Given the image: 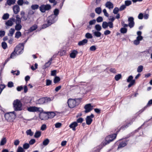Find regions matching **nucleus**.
I'll use <instances>...</instances> for the list:
<instances>
[{
	"label": "nucleus",
	"instance_id": "1",
	"mask_svg": "<svg viewBox=\"0 0 152 152\" xmlns=\"http://www.w3.org/2000/svg\"><path fill=\"white\" fill-rule=\"evenodd\" d=\"M13 108L15 111H20L23 110L22 104L18 99L15 100L13 103Z\"/></svg>",
	"mask_w": 152,
	"mask_h": 152
},
{
	"label": "nucleus",
	"instance_id": "2",
	"mask_svg": "<svg viewBox=\"0 0 152 152\" xmlns=\"http://www.w3.org/2000/svg\"><path fill=\"white\" fill-rule=\"evenodd\" d=\"M81 99H69L68 100V104L69 107L72 108L74 107L76 105H78L79 104Z\"/></svg>",
	"mask_w": 152,
	"mask_h": 152
},
{
	"label": "nucleus",
	"instance_id": "3",
	"mask_svg": "<svg viewBox=\"0 0 152 152\" xmlns=\"http://www.w3.org/2000/svg\"><path fill=\"white\" fill-rule=\"evenodd\" d=\"M51 8V6L48 4H42L39 7V10L42 13L45 12L46 11L50 10Z\"/></svg>",
	"mask_w": 152,
	"mask_h": 152
},
{
	"label": "nucleus",
	"instance_id": "4",
	"mask_svg": "<svg viewBox=\"0 0 152 152\" xmlns=\"http://www.w3.org/2000/svg\"><path fill=\"white\" fill-rule=\"evenodd\" d=\"M117 133L113 134L105 138L106 144L109 143L110 142L113 140L116 137Z\"/></svg>",
	"mask_w": 152,
	"mask_h": 152
},
{
	"label": "nucleus",
	"instance_id": "5",
	"mask_svg": "<svg viewBox=\"0 0 152 152\" xmlns=\"http://www.w3.org/2000/svg\"><path fill=\"white\" fill-rule=\"evenodd\" d=\"M24 48L23 44H19L15 48V51H16L18 52V54H20L23 53Z\"/></svg>",
	"mask_w": 152,
	"mask_h": 152
},
{
	"label": "nucleus",
	"instance_id": "6",
	"mask_svg": "<svg viewBox=\"0 0 152 152\" xmlns=\"http://www.w3.org/2000/svg\"><path fill=\"white\" fill-rule=\"evenodd\" d=\"M4 117L7 121H11L15 118V116L12 115L10 113H7L5 114Z\"/></svg>",
	"mask_w": 152,
	"mask_h": 152
},
{
	"label": "nucleus",
	"instance_id": "7",
	"mask_svg": "<svg viewBox=\"0 0 152 152\" xmlns=\"http://www.w3.org/2000/svg\"><path fill=\"white\" fill-rule=\"evenodd\" d=\"M58 19V17L52 15L48 17L47 18V20L52 24L55 23L57 20Z\"/></svg>",
	"mask_w": 152,
	"mask_h": 152
},
{
	"label": "nucleus",
	"instance_id": "8",
	"mask_svg": "<svg viewBox=\"0 0 152 152\" xmlns=\"http://www.w3.org/2000/svg\"><path fill=\"white\" fill-rule=\"evenodd\" d=\"M133 77L132 75L129 76L127 79V82L128 83H130L128 85V87L129 88L133 85L135 83V80H133Z\"/></svg>",
	"mask_w": 152,
	"mask_h": 152
},
{
	"label": "nucleus",
	"instance_id": "9",
	"mask_svg": "<svg viewBox=\"0 0 152 152\" xmlns=\"http://www.w3.org/2000/svg\"><path fill=\"white\" fill-rule=\"evenodd\" d=\"M102 28L104 29L106 28L108 26L110 28H113V24L111 22H108V23L106 21H104L102 23Z\"/></svg>",
	"mask_w": 152,
	"mask_h": 152
},
{
	"label": "nucleus",
	"instance_id": "10",
	"mask_svg": "<svg viewBox=\"0 0 152 152\" xmlns=\"http://www.w3.org/2000/svg\"><path fill=\"white\" fill-rule=\"evenodd\" d=\"M93 106L90 103L86 104L84 107V108L85 110V113H87L90 112L93 109Z\"/></svg>",
	"mask_w": 152,
	"mask_h": 152
},
{
	"label": "nucleus",
	"instance_id": "11",
	"mask_svg": "<svg viewBox=\"0 0 152 152\" xmlns=\"http://www.w3.org/2000/svg\"><path fill=\"white\" fill-rule=\"evenodd\" d=\"M94 117V115L92 114L90 115L87 116L86 118V123L87 125H89L91 123L93 120L92 118Z\"/></svg>",
	"mask_w": 152,
	"mask_h": 152
},
{
	"label": "nucleus",
	"instance_id": "12",
	"mask_svg": "<svg viewBox=\"0 0 152 152\" xmlns=\"http://www.w3.org/2000/svg\"><path fill=\"white\" fill-rule=\"evenodd\" d=\"M128 21L129 22V26L130 28L133 27L134 25V18L132 17H129L128 19Z\"/></svg>",
	"mask_w": 152,
	"mask_h": 152
},
{
	"label": "nucleus",
	"instance_id": "13",
	"mask_svg": "<svg viewBox=\"0 0 152 152\" xmlns=\"http://www.w3.org/2000/svg\"><path fill=\"white\" fill-rule=\"evenodd\" d=\"M31 100L30 97L28 96H25L23 99H22V102L25 104L30 103Z\"/></svg>",
	"mask_w": 152,
	"mask_h": 152
},
{
	"label": "nucleus",
	"instance_id": "14",
	"mask_svg": "<svg viewBox=\"0 0 152 152\" xmlns=\"http://www.w3.org/2000/svg\"><path fill=\"white\" fill-rule=\"evenodd\" d=\"M151 104H152V99L148 101L146 105L139 111V113H142L148 107L150 106Z\"/></svg>",
	"mask_w": 152,
	"mask_h": 152
},
{
	"label": "nucleus",
	"instance_id": "15",
	"mask_svg": "<svg viewBox=\"0 0 152 152\" xmlns=\"http://www.w3.org/2000/svg\"><path fill=\"white\" fill-rule=\"evenodd\" d=\"M39 108L36 107H30L27 108L28 111L30 112H35L39 111Z\"/></svg>",
	"mask_w": 152,
	"mask_h": 152
},
{
	"label": "nucleus",
	"instance_id": "16",
	"mask_svg": "<svg viewBox=\"0 0 152 152\" xmlns=\"http://www.w3.org/2000/svg\"><path fill=\"white\" fill-rule=\"evenodd\" d=\"M39 118L41 120H43L48 119L47 113H41L39 115Z\"/></svg>",
	"mask_w": 152,
	"mask_h": 152
},
{
	"label": "nucleus",
	"instance_id": "17",
	"mask_svg": "<svg viewBox=\"0 0 152 152\" xmlns=\"http://www.w3.org/2000/svg\"><path fill=\"white\" fill-rule=\"evenodd\" d=\"M128 141V140H125L121 142L118 145V148L119 149L125 146L127 144Z\"/></svg>",
	"mask_w": 152,
	"mask_h": 152
},
{
	"label": "nucleus",
	"instance_id": "18",
	"mask_svg": "<svg viewBox=\"0 0 152 152\" xmlns=\"http://www.w3.org/2000/svg\"><path fill=\"white\" fill-rule=\"evenodd\" d=\"M78 125V124L76 122H74L72 123L69 126V127L70 128L72 129V130L74 131H76V127Z\"/></svg>",
	"mask_w": 152,
	"mask_h": 152
},
{
	"label": "nucleus",
	"instance_id": "19",
	"mask_svg": "<svg viewBox=\"0 0 152 152\" xmlns=\"http://www.w3.org/2000/svg\"><path fill=\"white\" fill-rule=\"evenodd\" d=\"M105 6L109 9H112L113 8V4L110 1L107 2L105 4Z\"/></svg>",
	"mask_w": 152,
	"mask_h": 152
},
{
	"label": "nucleus",
	"instance_id": "20",
	"mask_svg": "<svg viewBox=\"0 0 152 152\" xmlns=\"http://www.w3.org/2000/svg\"><path fill=\"white\" fill-rule=\"evenodd\" d=\"M14 12L15 14H18L20 11V7L18 5L14 6L13 8Z\"/></svg>",
	"mask_w": 152,
	"mask_h": 152
},
{
	"label": "nucleus",
	"instance_id": "21",
	"mask_svg": "<svg viewBox=\"0 0 152 152\" xmlns=\"http://www.w3.org/2000/svg\"><path fill=\"white\" fill-rule=\"evenodd\" d=\"M88 39H85L83 40L82 41H79L78 43L79 46H81L85 45L88 42Z\"/></svg>",
	"mask_w": 152,
	"mask_h": 152
},
{
	"label": "nucleus",
	"instance_id": "22",
	"mask_svg": "<svg viewBox=\"0 0 152 152\" xmlns=\"http://www.w3.org/2000/svg\"><path fill=\"white\" fill-rule=\"evenodd\" d=\"M78 52L75 50H74L70 53V56L71 58H75L76 57V55L78 54Z\"/></svg>",
	"mask_w": 152,
	"mask_h": 152
},
{
	"label": "nucleus",
	"instance_id": "23",
	"mask_svg": "<svg viewBox=\"0 0 152 152\" xmlns=\"http://www.w3.org/2000/svg\"><path fill=\"white\" fill-rule=\"evenodd\" d=\"M53 59L52 58H50L49 60L46 63L43 68V69H46L48 67H49L51 65L52 61Z\"/></svg>",
	"mask_w": 152,
	"mask_h": 152
},
{
	"label": "nucleus",
	"instance_id": "24",
	"mask_svg": "<svg viewBox=\"0 0 152 152\" xmlns=\"http://www.w3.org/2000/svg\"><path fill=\"white\" fill-rule=\"evenodd\" d=\"M37 28V26L36 24H34L31 26L29 29L28 30V31L29 32H31L35 30H36Z\"/></svg>",
	"mask_w": 152,
	"mask_h": 152
},
{
	"label": "nucleus",
	"instance_id": "25",
	"mask_svg": "<svg viewBox=\"0 0 152 152\" xmlns=\"http://www.w3.org/2000/svg\"><path fill=\"white\" fill-rule=\"evenodd\" d=\"M47 115L48 119V118H52L55 115V114L53 112H48Z\"/></svg>",
	"mask_w": 152,
	"mask_h": 152
},
{
	"label": "nucleus",
	"instance_id": "26",
	"mask_svg": "<svg viewBox=\"0 0 152 152\" xmlns=\"http://www.w3.org/2000/svg\"><path fill=\"white\" fill-rule=\"evenodd\" d=\"M93 32L94 35L95 37H101L102 34L101 33L99 32V31H95L94 32V31H93Z\"/></svg>",
	"mask_w": 152,
	"mask_h": 152
},
{
	"label": "nucleus",
	"instance_id": "27",
	"mask_svg": "<svg viewBox=\"0 0 152 152\" xmlns=\"http://www.w3.org/2000/svg\"><path fill=\"white\" fill-rule=\"evenodd\" d=\"M53 14H52L53 15L58 17V15L59 13V10L58 9H55L53 11Z\"/></svg>",
	"mask_w": 152,
	"mask_h": 152
},
{
	"label": "nucleus",
	"instance_id": "28",
	"mask_svg": "<svg viewBox=\"0 0 152 152\" xmlns=\"http://www.w3.org/2000/svg\"><path fill=\"white\" fill-rule=\"evenodd\" d=\"M16 20H15L16 24H20L21 23V18L19 17V15H17L16 16Z\"/></svg>",
	"mask_w": 152,
	"mask_h": 152
},
{
	"label": "nucleus",
	"instance_id": "29",
	"mask_svg": "<svg viewBox=\"0 0 152 152\" xmlns=\"http://www.w3.org/2000/svg\"><path fill=\"white\" fill-rule=\"evenodd\" d=\"M38 102L40 104H43L44 103H46L45 98V97L41 98L38 100Z\"/></svg>",
	"mask_w": 152,
	"mask_h": 152
},
{
	"label": "nucleus",
	"instance_id": "30",
	"mask_svg": "<svg viewBox=\"0 0 152 152\" xmlns=\"http://www.w3.org/2000/svg\"><path fill=\"white\" fill-rule=\"evenodd\" d=\"M15 30L14 28H11L9 31V33L8 34V35L9 36H12Z\"/></svg>",
	"mask_w": 152,
	"mask_h": 152
},
{
	"label": "nucleus",
	"instance_id": "31",
	"mask_svg": "<svg viewBox=\"0 0 152 152\" xmlns=\"http://www.w3.org/2000/svg\"><path fill=\"white\" fill-rule=\"evenodd\" d=\"M16 1V0H7V3L9 6L14 4Z\"/></svg>",
	"mask_w": 152,
	"mask_h": 152
},
{
	"label": "nucleus",
	"instance_id": "32",
	"mask_svg": "<svg viewBox=\"0 0 152 152\" xmlns=\"http://www.w3.org/2000/svg\"><path fill=\"white\" fill-rule=\"evenodd\" d=\"M22 26L20 24H16L15 29L17 31H20L22 28Z\"/></svg>",
	"mask_w": 152,
	"mask_h": 152
},
{
	"label": "nucleus",
	"instance_id": "33",
	"mask_svg": "<svg viewBox=\"0 0 152 152\" xmlns=\"http://www.w3.org/2000/svg\"><path fill=\"white\" fill-rule=\"evenodd\" d=\"M51 25V24L47 20V23L46 24H44L42 26V29L45 28Z\"/></svg>",
	"mask_w": 152,
	"mask_h": 152
},
{
	"label": "nucleus",
	"instance_id": "34",
	"mask_svg": "<svg viewBox=\"0 0 152 152\" xmlns=\"http://www.w3.org/2000/svg\"><path fill=\"white\" fill-rule=\"evenodd\" d=\"M41 132L39 131H37L34 135L35 138H38L41 135Z\"/></svg>",
	"mask_w": 152,
	"mask_h": 152
},
{
	"label": "nucleus",
	"instance_id": "35",
	"mask_svg": "<svg viewBox=\"0 0 152 152\" xmlns=\"http://www.w3.org/2000/svg\"><path fill=\"white\" fill-rule=\"evenodd\" d=\"M7 142V140L6 139V138L4 137L2 138L0 142V145H4Z\"/></svg>",
	"mask_w": 152,
	"mask_h": 152
},
{
	"label": "nucleus",
	"instance_id": "36",
	"mask_svg": "<svg viewBox=\"0 0 152 152\" xmlns=\"http://www.w3.org/2000/svg\"><path fill=\"white\" fill-rule=\"evenodd\" d=\"M5 24L8 26H11L13 25V23L12 22V21L10 19L6 22Z\"/></svg>",
	"mask_w": 152,
	"mask_h": 152
},
{
	"label": "nucleus",
	"instance_id": "37",
	"mask_svg": "<svg viewBox=\"0 0 152 152\" xmlns=\"http://www.w3.org/2000/svg\"><path fill=\"white\" fill-rule=\"evenodd\" d=\"M95 29L97 31H100L102 29V27L99 24H96L95 26Z\"/></svg>",
	"mask_w": 152,
	"mask_h": 152
},
{
	"label": "nucleus",
	"instance_id": "38",
	"mask_svg": "<svg viewBox=\"0 0 152 152\" xmlns=\"http://www.w3.org/2000/svg\"><path fill=\"white\" fill-rule=\"evenodd\" d=\"M50 142V140L49 139L47 138L45 140L42 142V144L43 145L46 146Z\"/></svg>",
	"mask_w": 152,
	"mask_h": 152
},
{
	"label": "nucleus",
	"instance_id": "39",
	"mask_svg": "<svg viewBox=\"0 0 152 152\" xmlns=\"http://www.w3.org/2000/svg\"><path fill=\"white\" fill-rule=\"evenodd\" d=\"M45 102L48 103L50 102L51 101H52L54 99V97H45Z\"/></svg>",
	"mask_w": 152,
	"mask_h": 152
},
{
	"label": "nucleus",
	"instance_id": "40",
	"mask_svg": "<svg viewBox=\"0 0 152 152\" xmlns=\"http://www.w3.org/2000/svg\"><path fill=\"white\" fill-rule=\"evenodd\" d=\"M96 12L97 14H99L101 13L102 10L100 7H98L96 8L95 9Z\"/></svg>",
	"mask_w": 152,
	"mask_h": 152
},
{
	"label": "nucleus",
	"instance_id": "41",
	"mask_svg": "<svg viewBox=\"0 0 152 152\" xmlns=\"http://www.w3.org/2000/svg\"><path fill=\"white\" fill-rule=\"evenodd\" d=\"M60 80V79L58 77L56 76L53 80V82L55 83H58Z\"/></svg>",
	"mask_w": 152,
	"mask_h": 152
},
{
	"label": "nucleus",
	"instance_id": "42",
	"mask_svg": "<svg viewBox=\"0 0 152 152\" xmlns=\"http://www.w3.org/2000/svg\"><path fill=\"white\" fill-rule=\"evenodd\" d=\"M122 77L121 74H118L116 75L115 77V79L116 81H118Z\"/></svg>",
	"mask_w": 152,
	"mask_h": 152
},
{
	"label": "nucleus",
	"instance_id": "43",
	"mask_svg": "<svg viewBox=\"0 0 152 152\" xmlns=\"http://www.w3.org/2000/svg\"><path fill=\"white\" fill-rule=\"evenodd\" d=\"M85 37L87 39H91L93 37L92 34L89 33H86L85 34Z\"/></svg>",
	"mask_w": 152,
	"mask_h": 152
},
{
	"label": "nucleus",
	"instance_id": "44",
	"mask_svg": "<svg viewBox=\"0 0 152 152\" xmlns=\"http://www.w3.org/2000/svg\"><path fill=\"white\" fill-rule=\"evenodd\" d=\"M9 17V15L7 13L4 14L2 17V19L4 20H6Z\"/></svg>",
	"mask_w": 152,
	"mask_h": 152
},
{
	"label": "nucleus",
	"instance_id": "45",
	"mask_svg": "<svg viewBox=\"0 0 152 152\" xmlns=\"http://www.w3.org/2000/svg\"><path fill=\"white\" fill-rule=\"evenodd\" d=\"M1 45L2 48L4 49H6L7 47V44L5 42H2L1 43Z\"/></svg>",
	"mask_w": 152,
	"mask_h": 152
},
{
	"label": "nucleus",
	"instance_id": "46",
	"mask_svg": "<svg viewBox=\"0 0 152 152\" xmlns=\"http://www.w3.org/2000/svg\"><path fill=\"white\" fill-rule=\"evenodd\" d=\"M127 29L125 28H121L120 29V31L121 33L125 34L127 32Z\"/></svg>",
	"mask_w": 152,
	"mask_h": 152
},
{
	"label": "nucleus",
	"instance_id": "47",
	"mask_svg": "<svg viewBox=\"0 0 152 152\" xmlns=\"http://www.w3.org/2000/svg\"><path fill=\"white\" fill-rule=\"evenodd\" d=\"M124 3L126 6H129L132 4V2L130 0H126L125 1Z\"/></svg>",
	"mask_w": 152,
	"mask_h": 152
},
{
	"label": "nucleus",
	"instance_id": "48",
	"mask_svg": "<svg viewBox=\"0 0 152 152\" xmlns=\"http://www.w3.org/2000/svg\"><path fill=\"white\" fill-rule=\"evenodd\" d=\"M143 66L142 65H140L138 66L137 69V72L140 73L142 72L143 70Z\"/></svg>",
	"mask_w": 152,
	"mask_h": 152
},
{
	"label": "nucleus",
	"instance_id": "49",
	"mask_svg": "<svg viewBox=\"0 0 152 152\" xmlns=\"http://www.w3.org/2000/svg\"><path fill=\"white\" fill-rule=\"evenodd\" d=\"M21 36V33L20 32L18 31L16 32L15 34V37L17 38H19Z\"/></svg>",
	"mask_w": 152,
	"mask_h": 152
},
{
	"label": "nucleus",
	"instance_id": "50",
	"mask_svg": "<svg viewBox=\"0 0 152 152\" xmlns=\"http://www.w3.org/2000/svg\"><path fill=\"white\" fill-rule=\"evenodd\" d=\"M39 6L37 4L32 5L31 6V8L32 10H35L38 8Z\"/></svg>",
	"mask_w": 152,
	"mask_h": 152
},
{
	"label": "nucleus",
	"instance_id": "51",
	"mask_svg": "<svg viewBox=\"0 0 152 152\" xmlns=\"http://www.w3.org/2000/svg\"><path fill=\"white\" fill-rule=\"evenodd\" d=\"M17 152H25V151L20 146H19L17 149Z\"/></svg>",
	"mask_w": 152,
	"mask_h": 152
},
{
	"label": "nucleus",
	"instance_id": "52",
	"mask_svg": "<svg viewBox=\"0 0 152 152\" xmlns=\"http://www.w3.org/2000/svg\"><path fill=\"white\" fill-rule=\"evenodd\" d=\"M30 146L29 144L26 143L23 145V149H27L29 148Z\"/></svg>",
	"mask_w": 152,
	"mask_h": 152
},
{
	"label": "nucleus",
	"instance_id": "53",
	"mask_svg": "<svg viewBox=\"0 0 152 152\" xmlns=\"http://www.w3.org/2000/svg\"><path fill=\"white\" fill-rule=\"evenodd\" d=\"M6 86L4 84L0 85V94L2 92L3 90L5 88Z\"/></svg>",
	"mask_w": 152,
	"mask_h": 152
},
{
	"label": "nucleus",
	"instance_id": "54",
	"mask_svg": "<svg viewBox=\"0 0 152 152\" xmlns=\"http://www.w3.org/2000/svg\"><path fill=\"white\" fill-rule=\"evenodd\" d=\"M119 10H120L118 7H115L113 10V12L114 14H117L118 13Z\"/></svg>",
	"mask_w": 152,
	"mask_h": 152
},
{
	"label": "nucleus",
	"instance_id": "55",
	"mask_svg": "<svg viewBox=\"0 0 152 152\" xmlns=\"http://www.w3.org/2000/svg\"><path fill=\"white\" fill-rule=\"evenodd\" d=\"M26 133L27 135H29L30 136H32L33 134V133L32 132L31 130L30 129L27 130L26 131Z\"/></svg>",
	"mask_w": 152,
	"mask_h": 152
},
{
	"label": "nucleus",
	"instance_id": "56",
	"mask_svg": "<svg viewBox=\"0 0 152 152\" xmlns=\"http://www.w3.org/2000/svg\"><path fill=\"white\" fill-rule=\"evenodd\" d=\"M103 18L101 16L98 17L96 19V21L98 23L102 22L103 21Z\"/></svg>",
	"mask_w": 152,
	"mask_h": 152
},
{
	"label": "nucleus",
	"instance_id": "57",
	"mask_svg": "<svg viewBox=\"0 0 152 152\" xmlns=\"http://www.w3.org/2000/svg\"><path fill=\"white\" fill-rule=\"evenodd\" d=\"M7 86L9 88H12L14 86V84L12 81L9 82L7 84Z\"/></svg>",
	"mask_w": 152,
	"mask_h": 152
},
{
	"label": "nucleus",
	"instance_id": "58",
	"mask_svg": "<svg viewBox=\"0 0 152 152\" xmlns=\"http://www.w3.org/2000/svg\"><path fill=\"white\" fill-rule=\"evenodd\" d=\"M5 34V32L4 31L0 30V37L2 38L4 37Z\"/></svg>",
	"mask_w": 152,
	"mask_h": 152
},
{
	"label": "nucleus",
	"instance_id": "59",
	"mask_svg": "<svg viewBox=\"0 0 152 152\" xmlns=\"http://www.w3.org/2000/svg\"><path fill=\"white\" fill-rule=\"evenodd\" d=\"M52 81L51 80L49 79H47L46 80V85L47 86H49L51 84Z\"/></svg>",
	"mask_w": 152,
	"mask_h": 152
},
{
	"label": "nucleus",
	"instance_id": "60",
	"mask_svg": "<svg viewBox=\"0 0 152 152\" xmlns=\"http://www.w3.org/2000/svg\"><path fill=\"white\" fill-rule=\"evenodd\" d=\"M23 3V0H18L17 1V4L19 5L22 6Z\"/></svg>",
	"mask_w": 152,
	"mask_h": 152
},
{
	"label": "nucleus",
	"instance_id": "61",
	"mask_svg": "<svg viewBox=\"0 0 152 152\" xmlns=\"http://www.w3.org/2000/svg\"><path fill=\"white\" fill-rule=\"evenodd\" d=\"M126 7V6L125 4L122 5L120 7L119 10L120 11H122L125 9Z\"/></svg>",
	"mask_w": 152,
	"mask_h": 152
},
{
	"label": "nucleus",
	"instance_id": "62",
	"mask_svg": "<svg viewBox=\"0 0 152 152\" xmlns=\"http://www.w3.org/2000/svg\"><path fill=\"white\" fill-rule=\"evenodd\" d=\"M96 23V20L95 19H93L89 22V24L90 25H92Z\"/></svg>",
	"mask_w": 152,
	"mask_h": 152
},
{
	"label": "nucleus",
	"instance_id": "63",
	"mask_svg": "<svg viewBox=\"0 0 152 152\" xmlns=\"http://www.w3.org/2000/svg\"><path fill=\"white\" fill-rule=\"evenodd\" d=\"M103 12L104 13V15L106 16V17H108L109 15L108 13L107 12L106 10L105 9H104L103 10Z\"/></svg>",
	"mask_w": 152,
	"mask_h": 152
},
{
	"label": "nucleus",
	"instance_id": "64",
	"mask_svg": "<svg viewBox=\"0 0 152 152\" xmlns=\"http://www.w3.org/2000/svg\"><path fill=\"white\" fill-rule=\"evenodd\" d=\"M96 48L94 45L92 46L90 48V50L91 51H94L96 50Z\"/></svg>",
	"mask_w": 152,
	"mask_h": 152
}]
</instances>
